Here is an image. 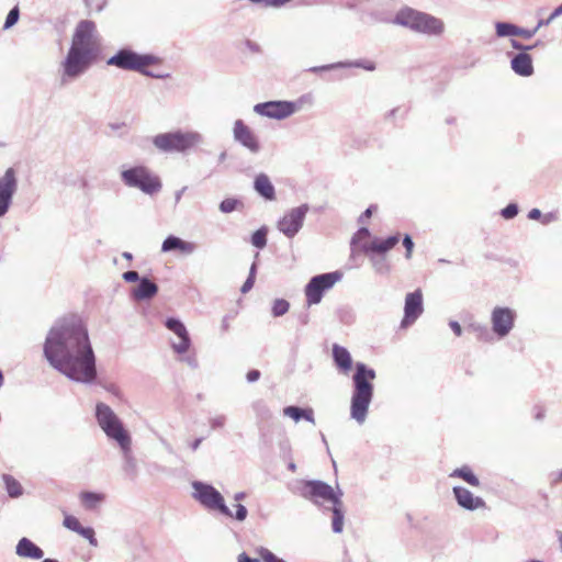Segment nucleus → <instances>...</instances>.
<instances>
[{
	"label": "nucleus",
	"instance_id": "38",
	"mask_svg": "<svg viewBox=\"0 0 562 562\" xmlns=\"http://www.w3.org/2000/svg\"><path fill=\"white\" fill-rule=\"evenodd\" d=\"M251 244L261 249L267 245V228L261 227L256 231L251 236Z\"/></svg>",
	"mask_w": 562,
	"mask_h": 562
},
{
	"label": "nucleus",
	"instance_id": "39",
	"mask_svg": "<svg viewBox=\"0 0 562 562\" xmlns=\"http://www.w3.org/2000/svg\"><path fill=\"white\" fill-rule=\"evenodd\" d=\"M240 205H241V202L238 201L237 199L228 198V199L223 200L220 203L218 207L222 213L228 214V213L236 211Z\"/></svg>",
	"mask_w": 562,
	"mask_h": 562
},
{
	"label": "nucleus",
	"instance_id": "18",
	"mask_svg": "<svg viewBox=\"0 0 562 562\" xmlns=\"http://www.w3.org/2000/svg\"><path fill=\"white\" fill-rule=\"evenodd\" d=\"M122 453V470L125 476L134 480L138 473L137 460L132 452V438L119 443Z\"/></svg>",
	"mask_w": 562,
	"mask_h": 562
},
{
	"label": "nucleus",
	"instance_id": "10",
	"mask_svg": "<svg viewBox=\"0 0 562 562\" xmlns=\"http://www.w3.org/2000/svg\"><path fill=\"white\" fill-rule=\"evenodd\" d=\"M301 495L315 504L331 503L333 506L341 502V491L334 488L322 481H306L302 483Z\"/></svg>",
	"mask_w": 562,
	"mask_h": 562
},
{
	"label": "nucleus",
	"instance_id": "58",
	"mask_svg": "<svg viewBox=\"0 0 562 562\" xmlns=\"http://www.w3.org/2000/svg\"><path fill=\"white\" fill-rule=\"evenodd\" d=\"M528 217H529L530 220L539 221V220H541L542 214H541L540 210H538V209H532V210L528 213Z\"/></svg>",
	"mask_w": 562,
	"mask_h": 562
},
{
	"label": "nucleus",
	"instance_id": "27",
	"mask_svg": "<svg viewBox=\"0 0 562 562\" xmlns=\"http://www.w3.org/2000/svg\"><path fill=\"white\" fill-rule=\"evenodd\" d=\"M459 506L474 510L484 507L485 503L481 497L473 496L468 490L459 487Z\"/></svg>",
	"mask_w": 562,
	"mask_h": 562
},
{
	"label": "nucleus",
	"instance_id": "45",
	"mask_svg": "<svg viewBox=\"0 0 562 562\" xmlns=\"http://www.w3.org/2000/svg\"><path fill=\"white\" fill-rule=\"evenodd\" d=\"M562 14V4L559 5L558 8H555L552 13L544 20H540L538 22V24L536 25V27H538V30L542 26H548L549 24L552 23V21L554 19H557L558 16H560Z\"/></svg>",
	"mask_w": 562,
	"mask_h": 562
},
{
	"label": "nucleus",
	"instance_id": "8",
	"mask_svg": "<svg viewBox=\"0 0 562 562\" xmlns=\"http://www.w3.org/2000/svg\"><path fill=\"white\" fill-rule=\"evenodd\" d=\"M99 35L92 21H81L72 35L70 48L94 56L99 49Z\"/></svg>",
	"mask_w": 562,
	"mask_h": 562
},
{
	"label": "nucleus",
	"instance_id": "25",
	"mask_svg": "<svg viewBox=\"0 0 562 562\" xmlns=\"http://www.w3.org/2000/svg\"><path fill=\"white\" fill-rule=\"evenodd\" d=\"M158 292L156 283L147 278H142L136 288L132 291V296L136 301H145L154 297Z\"/></svg>",
	"mask_w": 562,
	"mask_h": 562
},
{
	"label": "nucleus",
	"instance_id": "11",
	"mask_svg": "<svg viewBox=\"0 0 562 562\" xmlns=\"http://www.w3.org/2000/svg\"><path fill=\"white\" fill-rule=\"evenodd\" d=\"M341 278L339 272L323 273L313 277L305 286V296L308 305L318 304L323 294L330 290Z\"/></svg>",
	"mask_w": 562,
	"mask_h": 562
},
{
	"label": "nucleus",
	"instance_id": "56",
	"mask_svg": "<svg viewBox=\"0 0 562 562\" xmlns=\"http://www.w3.org/2000/svg\"><path fill=\"white\" fill-rule=\"evenodd\" d=\"M400 112H401L400 106L390 110L389 112L385 113V120L393 121Z\"/></svg>",
	"mask_w": 562,
	"mask_h": 562
},
{
	"label": "nucleus",
	"instance_id": "19",
	"mask_svg": "<svg viewBox=\"0 0 562 562\" xmlns=\"http://www.w3.org/2000/svg\"><path fill=\"white\" fill-rule=\"evenodd\" d=\"M420 15L422 11L411 7H403L395 13L392 23L416 32Z\"/></svg>",
	"mask_w": 562,
	"mask_h": 562
},
{
	"label": "nucleus",
	"instance_id": "61",
	"mask_svg": "<svg viewBox=\"0 0 562 562\" xmlns=\"http://www.w3.org/2000/svg\"><path fill=\"white\" fill-rule=\"evenodd\" d=\"M183 360L192 368L198 366L196 359L194 357H186Z\"/></svg>",
	"mask_w": 562,
	"mask_h": 562
},
{
	"label": "nucleus",
	"instance_id": "30",
	"mask_svg": "<svg viewBox=\"0 0 562 562\" xmlns=\"http://www.w3.org/2000/svg\"><path fill=\"white\" fill-rule=\"evenodd\" d=\"M104 494L101 493L85 492L80 495L82 505L88 509L98 507L104 501Z\"/></svg>",
	"mask_w": 562,
	"mask_h": 562
},
{
	"label": "nucleus",
	"instance_id": "44",
	"mask_svg": "<svg viewBox=\"0 0 562 562\" xmlns=\"http://www.w3.org/2000/svg\"><path fill=\"white\" fill-rule=\"evenodd\" d=\"M77 533L82 536L83 538H86L91 546H93V547L98 546V541L94 537V530L92 528L81 527Z\"/></svg>",
	"mask_w": 562,
	"mask_h": 562
},
{
	"label": "nucleus",
	"instance_id": "21",
	"mask_svg": "<svg viewBox=\"0 0 562 562\" xmlns=\"http://www.w3.org/2000/svg\"><path fill=\"white\" fill-rule=\"evenodd\" d=\"M445 31L443 22L428 13L422 12L416 33L426 34L429 36H438Z\"/></svg>",
	"mask_w": 562,
	"mask_h": 562
},
{
	"label": "nucleus",
	"instance_id": "62",
	"mask_svg": "<svg viewBox=\"0 0 562 562\" xmlns=\"http://www.w3.org/2000/svg\"><path fill=\"white\" fill-rule=\"evenodd\" d=\"M201 442H202V438H198V439H195L194 441H192V442L190 443V448H191V450H192V451L198 450V449H199V447H200V445H201Z\"/></svg>",
	"mask_w": 562,
	"mask_h": 562
},
{
	"label": "nucleus",
	"instance_id": "20",
	"mask_svg": "<svg viewBox=\"0 0 562 562\" xmlns=\"http://www.w3.org/2000/svg\"><path fill=\"white\" fill-rule=\"evenodd\" d=\"M495 32L498 37L521 36L526 40H530L538 32V27L524 29L510 22H496Z\"/></svg>",
	"mask_w": 562,
	"mask_h": 562
},
{
	"label": "nucleus",
	"instance_id": "12",
	"mask_svg": "<svg viewBox=\"0 0 562 562\" xmlns=\"http://www.w3.org/2000/svg\"><path fill=\"white\" fill-rule=\"evenodd\" d=\"M307 212L306 204L289 210L277 222V228L288 238H293L302 228Z\"/></svg>",
	"mask_w": 562,
	"mask_h": 562
},
{
	"label": "nucleus",
	"instance_id": "47",
	"mask_svg": "<svg viewBox=\"0 0 562 562\" xmlns=\"http://www.w3.org/2000/svg\"><path fill=\"white\" fill-rule=\"evenodd\" d=\"M403 246L406 249V254H405L406 259H411L412 258V254H413L414 243H413V239L411 238L409 235H405L404 236V238H403Z\"/></svg>",
	"mask_w": 562,
	"mask_h": 562
},
{
	"label": "nucleus",
	"instance_id": "43",
	"mask_svg": "<svg viewBox=\"0 0 562 562\" xmlns=\"http://www.w3.org/2000/svg\"><path fill=\"white\" fill-rule=\"evenodd\" d=\"M63 525L67 529L71 530V531H75V532H78L79 529L82 527L80 525L79 520L75 516H71V515H66L65 516Z\"/></svg>",
	"mask_w": 562,
	"mask_h": 562
},
{
	"label": "nucleus",
	"instance_id": "6",
	"mask_svg": "<svg viewBox=\"0 0 562 562\" xmlns=\"http://www.w3.org/2000/svg\"><path fill=\"white\" fill-rule=\"evenodd\" d=\"M304 99L302 97L295 101L276 100L261 102L255 104L252 111L259 116L281 121L297 113L304 105Z\"/></svg>",
	"mask_w": 562,
	"mask_h": 562
},
{
	"label": "nucleus",
	"instance_id": "16",
	"mask_svg": "<svg viewBox=\"0 0 562 562\" xmlns=\"http://www.w3.org/2000/svg\"><path fill=\"white\" fill-rule=\"evenodd\" d=\"M516 314L508 307H495L492 312L493 330L499 337L506 336L514 327Z\"/></svg>",
	"mask_w": 562,
	"mask_h": 562
},
{
	"label": "nucleus",
	"instance_id": "54",
	"mask_svg": "<svg viewBox=\"0 0 562 562\" xmlns=\"http://www.w3.org/2000/svg\"><path fill=\"white\" fill-rule=\"evenodd\" d=\"M254 283H255V280L252 279V276H248L247 280L244 282L240 291L243 293H247L248 291L251 290V288L254 286Z\"/></svg>",
	"mask_w": 562,
	"mask_h": 562
},
{
	"label": "nucleus",
	"instance_id": "57",
	"mask_svg": "<svg viewBox=\"0 0 562 562\" xmlns=\"http://www.w3.org/2000/svg\"><path fill=\"white\" fill-rule=\"evenodd\" d=\"M260 376V372L258 370H251L247 373V381L248 382H256Z\"/></svg>",
	"mask_w": 562,
	"mask_h": 562
},
{
	"label": "nucleus",
	"instance_id": "2",
	"mask_svg": "<svg viewBox=\"0 0 562 562\" xmlns=\"http://www.w3.org/2000/svg\"><path fill=\"white\" fill-rule=\"evenodd\" d=\"M375 371L368 368L364 363H356V372L352 376L353 390L350 400V418L358 425H363L367 420L369 407L373 398V380Z\"/></svg>",
	"mask_w": 562,
	"mask_h": 562
},
{
	"label": "nucleus",
	"instance_id": "22",
	"mask_svg": "<svg viewBox=\"0 0 562 562\" xmlns=\"http://www.w3.org/2000/svg\"><path fill=\"white\" fill-rule=\"evenodd\" d=\"M400 241V236L394 235L385 239L374 238L370 243L363 244L362 250L367 255H383L391 250Z\"/></svg>",
	"mask_w": 562,
	"mask_h": 562
},
{
	"label": "nucleus",
	"instance_id": "23",
	"mask_svg": "<svg viewBox=\"0 0 562 562\" xmlns=\"http://www.w3.org/2000/svg\"><path fill=\"white\" fill-rule=\"evenodd\" d=\"M196 245L192 241L183 240L177 236H168L162 245H161V251L162 252H169L171 250H179L180 252L184 255H191L195 251Z\"/></svg>",
	"mask_w": 562,
	"mask_h": 562
},
{
	"label": "nucleus",
	"instance_id": "63",
	"mask_svg": "<svg viewBox=\"0 0 562 562\" xmlns=\"http://www.w3.org/2000/svg\"><path fill=\"white\" fill-rule=\"evenodd\" d=\"M559 483H562V470L552 480V485H557Z\"/></svg>",
	"mask_w": 562,
	"mask_h": 562
},
{
	"label": "nucleus",
	"instance_id": "9",
	"mask_svg": "<svg viewBox=\"0 0 562 562\" xmlns=\"http://www.w3.org/2000/svg\"><path fill=\"white\" fill-rule=\"evenodd\" d=\"M122 180L128 187L137 188L146 194H154L161 189L159 178L145 167H135L122 172Z\"/></svg>",
	"mask_w": 562,
	"mask_h": 562
},
{
	"label": "nucleus",
	"instance_id": "50",
	"mask_svg": "<svg viewBox=\"0 0 562 562\" xmlns=\"http://www.w3.org/2000/svg\"><path fill=\"white\" fill-rule=\"evenodd\" d=\"M370 236V232L366 227H361L353 236L352 243H360L362 239Z\"/></svg>",
	"mask_w": 562,
	"mask_h": 562
},
{
	"label": "nucleus",
	"instance_id": "28",
	"mask_svg": "<svg viewBox=\"0 0 562 562\" xmlns=\"http://www.w3.org/2000/svg\"><path fill=\"white\" fill-rule=\"evenodd\" d=\"M283 415L299 422L301 418L315 425L314 411L312 408H300L296 406H286L283 409Z\"/></svg>",
	"mask_w": 562,
	"mask_h": 562
},
{
	"label": "nucleus",
	"instance_id": "7",
	"mask_svg": "<svg viewBox=\"0 0 562 562\" xmlns=\"http://www.w3.org/2000/svg\"><path fill=\"white\" fill-rule=\"evenodd\" d=\"M92 59L93 56L91 55L69 48L66 58L60 65L61 85H68L83 75L91 65Z\"/></svg>",
	"mask_w": 562,
	"mask_h": 562
},
{
	"label": "nucleus",
	"instance_id": "15",
	"mask_svg": "<svg viewBox=\"0 0 562 562\" xmlns=\"http://www.w3.org/2000/svg\"><path fill=\"white\" fill-rule=\"evenodd\" d=\"M423 312L424 305L422 291L418 289L414 292L407 293L405 296L404 317L401 322V327L407 328L413 325Z\"/></svg>",
	"mask_w": 562,
	"mask_h": 562
},
{
	"label": "nucleus",
	"instance_id": "48",
	"mask_svg": "<svg viewBox=\"0 0 562 562\" xmlns=\"http://www.w3.org/2000/svg\"><path fill=\"white\" fill-rule=\"evenodd\" d=\"M517 213H518V207L516 204H509L502 211V215L505 218H513L514 216L517 215Z\"/></svg>",
	"mask_w": 562,
	"mask_h": 562
},
{
	"label": "nucleus",
	"instance_id": "42",
	"mask_svg": "<svg viewBox=\"0 0 562 562\" xmlns=\"http://www.w3.org/2000/svg\"><path fill=\"white\" fill-rule=\"evenodd\" d=\"M258 553L263 562H286L263 547L258 549Z\"/></svg>",
	"mask_w": 562,
	"mask_h": 562
},
{
	"label": "nucleus",
	"instance_id": "26",
	"mask_svg": "<svg viewBox=\"0 0 562 562\" xmlns=\"http://www.w3.org/2000/svg\"><path fill=\"white\" fill-rule=\"evenodd\" d=\"M333 357L336 366L344 372L348 373L352 367L350 352L339 345L333 346Z\"/></svg>",
	"mask_w": 562,
	"mask_h": 562
},
{
	"label": "nucleus",
	"instance_id": "29",
	"mask_svg": "<svg viewBox=\"0 0 562 562\" xmlns=\"http://www.w3.org/2000/svg\"><path fill=\"white\" fill-rule=\"evenodd\" d=\"M256 191L267 200L274 199V188L266 175H259L255 180Z\"/></svg>",
	"mask_w": 562,
	"mask_h": 562
},
{
	"label": "nucleus",
	"instance_id": "37",
	"mask_svg": "<svg viewBox=\"0 0 562 562\" xmlns=\"http://www.w3.org/2000/svg\"><path fill=\"white\" fill-rule=\"evenodd\" d=\"M459 477L472 486H479L480 484L479 479L468 465H463L459 469Z\"/></svg>",
	"mask_w": 562,
	"mask_h": 562
},
{
	"label": "nucleus",
	"instance_id": "17",
	"mask_svg": "<svg viewBox=\"0 0 562 562\" xmlns=\"http://www.w3.org/2000/svg\"><path fill=\"white\" fill-rule=\"evenodd\" d=\"M510 68L519 77H530L535 72L533 60L528 52H518L510 56Z\"/></svg>",
	"mask_w": 562,
	"mask_h": 562
},
{
	"label": "nucleus",
	"instance_id": "35",
	"mask_svg": "<svg viewBox=\"0 0 562 562\" xmlns=\"http://www.w3.org/2000/svg\"><path fill=\"white\" fill-rule=\"evenodd\" d=\"M233 133L235 140H250L251 138L250 128L241 120L235 121Z\"/></svg>",
	"mask_w": 562,
	"mask_h": 562
},
{
	"label": "nucleus",
	"instance_id": "46",
	"mask_svg": "<svg viewBox=\"0 0 562 562\" xmlns=\"http://www.w3.org/2000/svg\"><path fill=\"white\" fill-rule=\"evenodd\" d=\"M19 16H20L19 8L14 7L8 13L3 27L7 30V29H10L11 26H13L18 22Z\"/></svg>",
	"mask_w": 562,
	"mask_h": 562
},
{
	"label": "nucleus",
	"instance_id": "31",
	"mask_svg": "<svg viewBox=\"0 0 562 562\" xmlns=\"http://www.w3.org/2000/svg\"><path fill=\"white\" fill-rule=\"evenodd\" d=\"M337 66H341V68H361L367 71H374L376 69V64L370 59H358L350 61H338Z\"/></svg>",
	"mask_w": 562,
	"mask_h": 562
},
{
	"label": "nucleus",
	"instance_id": "33",
	"mask_svg": "<svg viewBox=\"0 0 562 562\" xmlns=\"http://www.w3.org/2000/svg\"><path fill=\"white\" fill-rule=\"evenodd\" d=\"M198 137L194 133H182V132H173V133H165L157 135L154 140H195Z\"/></svg>",
	"mask_w": 562,
	"mask_h": 562
},
{
	"label": "nucleus",
	"instance_id": "1",
	"mask_svg": "<svg viewBox=\"0 0 562 562\" xmlns=\"http://www.w3.org/2000/svg\"><path fill=\"white\" fill-rule=\"evenodd\" d=\"M43 352L50 367L71 381L89 384L97 378L88 330L79 321L56 323L46 336Z\"/></svg>",
	"mask_w": 562,
	"mask_h": 562
},
{
	"label": "nucleus",
	"instance_id": "41",
	"mask_svg": "<svg viewBox=\"0 0 562 562\" xmlns=\"http://www.w3.org/2000/svg\"><path fill=\"white\" fill-rule=\"evenodd\" d=\"M370 256L372 265L378 273L384 274L390 271V266L384 257H374L373 255Z\"/></svg>",
	"mask_w": 562,
	"mask_h": 562
},
{
	"label": "nucleus",
	"instance_id": "3",
	"mask_svg": "<svg viewBox=\"0 0 562 562\" xmlns=\"http://www.w3.org/2000/svg\"><path fill=\"white\" fill-rule=\"evenodd\" d=\"M193 497L206 509L215 510L221 513L222 515L231 518H235L238 521H244L248 515L247 508L237 504L236 512H233L225 504L224 497L222 494L212 485L202 483V482H193Z\"/></svg>",
	"mask_w": 562,
	"mask_h": 562
},
{
	"label": "nucleus",
	"instance_id": "4",
	"mask_svg": "<svg viewBox=\"0 0 562 562\" xmlns=\"http://www.w3.org/2000/svg\"><path fill=\"white\" fill-rule=\"evenodd\" d=\"M159 63V58L150 54H138L132 49L123 48L106 60L109 66L122 70L137 71L147 77L164 79L168 74H155L147 70V67Z\"/></svg>",
	"mask_w": 562,
	"mask_h": 562
},
{
	"label": "nucleus",
	"instance_id": "53",
	"mask_svg": "<svg viewBox=\"0 0 562 562\" xmlns=\"http://www.w3.org/2000/svg\"><path fill=\"white\" fill-rule=\"evenodd\" d=\"M123 279L126 281V282H135V281H138L140 280L139 279V276L136 271H126L123 273Z\"/></svg>",
	"mask_w": 562,
	"mask_h": 562
},
{
	"label": "nucleus",
	"instance_id": "49",
	"mask_svg": "<svg viewBox=\"0 0 562 562\" xmlns=\"http://www.w3.org/2000/svg\"><path fill=\"white\" fill-rule=\"evenodd\" d=\"M336 65H338V63L328 64V65H323V66H315V67H311V68L308 69V71H312V72H319V71H326V70H331V69L341 68V66H336Z\"/></svg>",
	"mask_w": 562,
	"mask_h": 562
},
{
	"label": "nucleus",
	"instance_id": "13",
	"mask_svg": "<svg viewBox=\"0 0 562 562\" xmlns=\"http://www.w3.org/2000/svg\"><path fill=\"white\" fill-rule=\"evenodd\" d=\"M165 326L173 334L170 339V346L175 353L184 356L191 348L192 341L186 325L178 318L169 317L165 322Z\"/></svg>",
	"mask_w": 562,
	"mask_h": 562
},
{
	"label": "nucleus",
	"instance_id": "51",
	"mask_svg": "<svg viewBox=\"0 0 562 562\" xmlns=\"http://www.w3.org/2000/svg\"><path fill=\"white\" fill-rule=\"evenodd\" d=\"M226 418L223 415L211 418L210 425L213 429L222 428L225 425Z\"/></svg>",
	"mask_w": 562,
	"mask_h": 562
},
{
	"label": "nucleus",
	"instance_id": "36",
	"mask_svg": "<svg viewBox=\"0 0 562 562\" xmlns=\"http://www.w3.org/2000/svg\"><path fill=\"white\" fill-rule=\"evenodd\" d=\"M3 482L5 484L7 492L11 497H19L22 495L23 490L21 484L11 475L4 474Z\"/></svg>",
	"mask_w": 562,
	"mask_h": 562
},
{
	"label": "nucleus",
	"instance_id": "14",
	"mask_svg": "<svg viewBox=\"0 0 562 562\" xmlns=\"http://www.w3.org/2000/svg\"><path fill=\"white\" fill-rule=\"evenodd\" d=\"M16 190L18 180L15 171L9 168L0 178V218L9 212Z\"/></svg>",
	"mask_w": 562,
	"mask_h": 562
},
{
	"label": "nucleus",
	"instance_id": "34",
	"mask_svg": "<svg viewBox=\"0 0 562 562\" xmlns=\"http://www.w3.org/2000/svg\"><path fill=\"white\" fill-rule=\"evenodd\" d=\"M333 531L336 533H340L344 529V512H342V502L333 506V522H331Z\"/></svg>",
	"mask_w": 562,
	"mask_h": 562
},
{
	"label": "nucleus",
	"instance_id": "52",
	"mask_svg": "<svg viewBox=\"0 0 562 562\" xmlns=\"http://www.w3.org/2000/svg\"><path fill=\"white\" fill-rule=\"evenodd\" d=\"M510 45L514 49L518 52H528L530 49H533V46L524 45L522 43L514 38L510 40Z\"/></svg>",
	"mask_w": 562,
	"mask_h": 562
},
{
	"label": "nucleus",
	"instance_id": "64",
	"mask_svg": "<svg viewBox=\"0 0 562 562\" xmlns=\"http://www.w3.org/2000/svg\"><path fill=\"white\" fill-rule=\"evenodd\" d=\"M245 497H246V493H244V492H238V493H236V494L234 495V499H235L236 502L243 501Z\"/></svg>",
	"mask_w": 562,
	"mask_h": 562
},
{
	"label": "nucleus",
	"instance_id": "60",
	"mask_svg": "<svg viewBox=\"0 0 562 562\" xmlns=\"http://www.w3.org/2000/svg\"><path fill=\"white\" fill-rule=\"evenodd\" d=\"M237 562H259V560L258 559H251L246 553H240L238 555V561Z\"/></svg>",
	"mask_w": 562,
	"mask_h": 562
},
{
	"label": "nucleus",
	"instance_id": "24",
	"mask_svg": "<svg viewBox=\"0 0 562 562\" xmlns=\"http://www.w3.org/2000/svg\"><path fill=\"white\" fill-rule=\"evenodd\" d=\"M15 553L20 558L40 560L44 557L43 550L27 538L19 540Z\"/></svg>",
	"mask_w": 562,
	"mask_h": 562
},
{
	"label": "nucleus",
	"instance_id": "5",
	"mask_svg": "<svg viewBox=\"0 0 562 562\" xmlns=\"http://www.w3.org/2000/svg\"><path fill=\"white\" fill-rule=\"evenodd\" d=\"M95 417L100 428L108 438L121 443L131 439L128 431L123 427L122 422L114 411L104 403H98L95 406Z\"/></svg>",
	"mask_w": 562,
	"mask_h": 562
},
{
	"label": "nucleus",
	"instance_id": "59",
	"mask_svg": "<svg viewBox=\"0 0 562 562\" xmlns=\"http://www.w3.org/2000/svg\"><path fill=\"white\" fill-rule=\"evenodd\" d=\"M374 206L368 207L363 214L360 215L359 222L363 223L364 220L369 218L372 215Z\"/></svg>",
	"mask_w": 562,
	"mask_h": 562
},
{
	"label": "nucleus",
	"instance_id": "40",
	"mask_svg": "<svg viewBox=\"0 0 562 562\" xmlns=\"http://www.w3.org/2000/svg\"><path fill=\"white\" fill-rule=\"evenodd\" d=\"M290 308V304L288 301L283 300V299H277L273 301V304H272V315L274 317H280L282 315H284L285 313H288Z\"/></svg>",
	"mask_w": 562,
	"mask_h": 562
},
{
	"label": "nucleus",
	"instance_id": "55",
	"mask_svg": "<svg viewBox=\"0 0 562 562\" xmlns=\"http://www.w3.org/2000/svg\"><path fill=\"white\" fill-rule=\"evenodd\" d=\"M241 144L251 154H255L259 150V143H241Z\"/></svg>",
	"mask_w": 562,
	"mask_h": 562
},
{
	"label": "nucleus",
	"instance_id": "32",
	"mask_svg": "<svg viewBox=\"0 0 562 562\" xmlns=\"http://www.w3.org/2000/svg\"><path fill=\"white\" fill-rule=\"evenodd\" d=\"M192 143H155L158 150L166 154L184 153Z\"/></svg>",
	"mask_w": 562,
	"mask_h": 562
}]
</instances>
